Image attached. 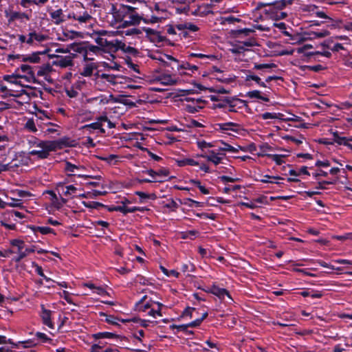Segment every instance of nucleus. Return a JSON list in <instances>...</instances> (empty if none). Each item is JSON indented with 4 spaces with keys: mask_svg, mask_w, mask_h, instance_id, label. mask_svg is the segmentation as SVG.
I'll use <instances>...</instances> for the list:
<instances>
[{
    "mask_svg": "<svg viewBox=\"0 0 352 352\" xmlns=\"http://www.w3.org/2000/svg\"><path fill=\"white\" fill-rule=\"evenodd\" d=\"M351 139L346 138H340L337 142L340 145H344L352 150V144L350 143Z\"/></svg>",
    "mask_w": 352,
    "mask_h": 352,
    "instance_id": "obj_57",
    "label": "nucleus"
},
{
    "mask_svg": "<svg viewBox=\"0 0 352 352\" xmlns=\"http://www.w3.org/2000/svg\"><path fill=\"white\" fill-rule=\"evenodd\" d=\"M7 342L12 344L14 347H19V344H22L23 348H30L34 345V342L31 340L13 342L10 339H9L8 341L6 340V343Z\"/></svg>",
    "mask_w": 352,
    "mask_h": 352,
    "instance_id": "obj_41",
    "label": "nucleus"
},
{
    "mask_svg": "<svg viewBox=\"0 0 352 352\" xmlns=\"http://www.w3.org/2000/svg\"><path fill=\"white\" fill-rule=\"evenodd\" d=\"M114 336V334L109 332H100L94 335L96 339L101 338H111Z\"/></svg>",
    "mask_w": 352,
    "mask_h": 352,
    "instance_id": "obj_56",
    "label": "nucleus"
},
{
    "mask_svg": "<svg viewBox=\"0 0 352 352\" xmlns=\"http://www.w3.org/2000/svg\"><path fill=\"white\" fill-rule=\"evenodd\" d=\"M272 27L277 28L285 36H290V34L289 33V32H287L286 30V25L285 23H283V22L274 23Z\"/></svg>",
    "mask_w": 352,
    "mask_h": 352,
    "instance_id": "obj_53",
    "label": "nucleus"
},
{
    "mask_svg": "<svg viewBox=\"0 0 352 352\" xmlns=\"http://www.w3.org/2000/svg\"><path fill=\"white\" fill-rule=\"evenodd\" d=\"M36 76L37 77L43 78L45 80L50 82L51 74L53 72L52 67L50 64H44L37 67Z\"/></svg>",
    "mask_w": 352,
    "mask_h": 352,
    "instance_id": "obj_17",
    "label": "nucleus"
},
{
    "mask_svg": "<svg viewBox=\"0 0 352 352\" xmlns=\"http://www.w3.org/2000/svg\"><path fill=\"white\" fill-rule=\"evenodd\" d=\"M6 16L8 18L9 22H13L15 21H23L25 20H30L28 14L23 12L10 11L9 12H6Z\"/></svg>",
    "mask_w": 352,
    "mask_h": 352,
    "instance_id": "obj_24",
    "label": "nucleus"
},
{
    "mask_svg": "<svg viewBox=\"0 0 352 352\" xmlns=\"http://www.w3.org/2000/svg\"><path fill=\"white\" fill-rule=\"evenodd\" d=\"M218 20L219 21V23L222 25H225L227 23L231 24V23H234L235 22L240 21L239 19L234 17V16H222V17H220V19Z\"/></svg>",
    "mask_w": 352,
    "mask_h": 352,
    "instance_id": "obj_46",
    "label": "nucleus"
},
{
    "mask_svg": "<svg viewBox=\"0 0 352 352\" xmlns=\"http://www.w3.org/2000/svg\"><path fill=\"white\" fill-rule=\"evenodd\" d=\"M116 210H117V211H118V212H120L126 214L127 213H132V212H136V211L143 212V211H144L146 210V208H145L136 207V206H134V207H127L125 205V206H117Z\"/></svg>",
    "mask_w": 352,
    "mask_h": 352,
    "instance_id": "obj_30",
    "label": "nucleus"
},
{
    "mask_svg": "<svg viewBox=\"0 0 352 352\" xmlns=\"http://www.w3.org/2000/svg\"><path fill=\"white\" fill-rule=\"evenodd\" d=\"M250 80L255 81L261 87H266L265 83L261 81V79L258 76L252 74H247L245 76V81L248 82Z\"/></svg>",
    "mask_w": 352,
    "mask_h": 352,
    "instance_id": "obj_45",
    "label": "nucleus"
},
{
    "mask_svg": "<svg viewBox=\"0 0 352 352\" xmlns=\"http://www.w3.org/2000/svg\"><path fill=\"white\" fill-rule=\"evenodd\" d=\"M6 197L11 200L10 202H7V206L10 207H22L23 202L21 199L14 197H9L8 195H6Z\"/></svg>",
    "mask_w": 352,
    "mask_h": 352,
    "instance_id": "obj_48",
    "label": "nucleus"
},
{
    "mask_svg": "<svg viewBox=\"0 0 352 352\" xmlns=\"http://www.w3.org/2000/svg\"><path fill=\"white\" fill-rule=\"evenodd\" d=\"M100 78L104 82H107L110 85H113L115 89H119L120 85L125 84L126 78L122 76H116L109 74H102Z\"/></svg>",
    "mask_w": 352,
    "mask_h": 352,
    "instance_id": "obj_14",
    "label": "nucleus"
},
{
    "mask_svg": "<svg viewBox=\"0 0 352 352\" xmlns=\"http://www.w3.org/2000/svg\"><path fill=\"white\" fill-rule=\"evenodd\" d=\"M128 14H129V21H124L122 25H119L118 26V28H124L129 25H137L139 24L142 20L144 21V19H148V16L144 17V14L140 16L137 13H134L133 11H131Z\"/></svg>",
    "mask_w": 352,
    "mask_h": 352,
    "instance_id": "obj_21",
    "label": "nucleus"
},
{
    "mask_svg": "<svg viewBox=\"0 0 352 352\" xmlns=\"http://www.w3.org/2000/svg\"><path fill=\"white\" fill-rule=\"evenodd\" d=\"M86 128H91L94 129H98L100 130L101 132H104V130L102 128V124L100 122H96L94 123H91L90 124L86 125Z\"/></svg>",
    "mask_w": 352,
    "mask_h": 352,
    "instance_id": "obj_63",
    "label": "nucleus"
},
{
    "mask_svg": "<svg viewBox=\"0 0 352 352\" xmlns=\"http://www.w3.org/2000/svg\"><path fill=\"white\" fill-rule=\"evenodd\" d=\"M48 1L49 0H21L20 5L24 8H28L31 5L42 6L47 3Z\"/></svg>",
    "mask_w": 352,
    "mask_h": 352,
    "instance_id": "obj_32",
    "label": "nucleus"
},
{
    "mask_svg": "<svg viewBox=\"0 0 352 352\" xmlns=\"http://www.w3.org/2000/svg\"><path fill=\"white\" fill-rule=\"evenodd\" d=\"M10 244L13 248L16 249L14 252L17 254V256L14 258L16 261H19L25 258L30 252H33V250L29 249L25 247L23 241L19 239H13L10 241Z\"/></svg>",
    "mask_w": 352,
    "mask_h": 352,
    "instance_id": "obj_9",
    "label": "nucleus"
},
{
    "mask_svg": "<svg viewBox=\"0 0 352 352\" xmlns=\"http://www.w3.org/2000/svg\"><path fill=\"white\" fill-rule=\"evenodd\" d=\"M197 146L203 152H205L207 149L210 148L215 146V145L213 143L207 142L205 140H198L197 142Z\"/></svg>",
    "mask_w": 352,
    "mask_h": 352,
    "instance_id": "obj_44",
    "label": "nucleus"
},
{
    "mask_svg": "<svg viewBox=\"0 0 352 352\" xmlns=\"http://www.w3.org/2000/svg\"><path fill=\"white\" fill-rule=\"evenodd\" d=\"M215 129L232 135L233 133H239L242 130V127L237 123L230 122L216 124Z\"/></svg>",
    "mask_w": 352,
    "mask_h": 352,
    "instance_id": "obj_10",
    "label": "nucleus"
},
{
    "mask_svg": "<svg viewBox=\"0 0 352 352\" xmlns=\"http://www.w3.org/2000/svg\"><path fill=\"white\" fill-rule=\"evenodd\" d=\"M152 12H156V14L151 15V18L148 16V19H144V22L146 23H157L160 21L161 19L164 17V13L165 12V10L160 8V5L155 4L154 6L153 10H152Z\"/></svg>",
    "mask_w": 352,
    "mask_h": 352,
    "instance_id": "obj_19",
    "label": "nucleus"
},
{
    "mask_svg": "<svg viewBox=\"0 0 352 352\" xmlns=\"http://www.w3.org/2000/svg\"><path fill=\"white\" fill-rule=\"evenodd\" d=\"M222 155L214 150L209 151L208 153H204L201 155H197V156H200L206 159L208 162H212L215 166L221 163L223 160Z\"/></svg>",
    "mask_w": 352,
    "mask_h": 352,
    "instance_id": "obj_18",
    "label": "nucleus"
},
{
    "mask_svg": "<svg viewBox=\"0 0 352 352\" xmlns=\"http://www.w3.org/2000/svg\"><path fill=\"white\" fill-rule=\"evenodd\" d=\"M100 50L98 47L93 45H88L86 44V52L85 54H84V59L85 60H92L93 58L89 57V56L91 55V54H98L100 52Z\"/></svg>",
    "mask_w": 352,
    "mask_h": 352,
    "instance_id": "obj_36",
    "label": "nucleus"
},
{
    "mask_svg": "<svg viewBox=\"0 0 352 352\" xmlns=\"http://www.w3.org/2000/svg\"><path fill=\"white\" fill-rule=\"evenodd\" d=\"M260 117L263 120H273L278 118V115L276 113L265 112L262 113Z\"/></svg>",
    "mask_w": 352,
    "mask_h": 352,
    "instance_id": "obj_60",
    "label": "nucleus"
},
{
    "mask_svg": "<svg viewBox=\"0 0 352 352\" xmlns=\"http://www.w3.org/2000/svg\"><path fill=\"white\" fill-rule=\"evenodd\" d=\"M52 311L47 309L44 305H41V311L40 316L43 323L50 329H54V323L52 321Z\"/></svg>",
    "mask_w": 352,
    "mask_h": 352,
    "instance_id": "obj_25",
    "label": "nucleus"
},
{
    "mask_svg": "<svg viewBox=\"0 0 352 352\" xmlns=\"http://www.w3.org/2000/svg\"><path fill=\"white\" fill-rule=\"evenodd\" d=\"M239 150H243V148L241 146H238L237 148L234 147L226 142H221V146H218V148L217 149V151H228L230 153H237Z\"/></svg>",
    "mask_w": 352,
    "mask_h": 352,
    "instance_id": "obj_33",
    "label": "nucleus"
},
{
    "mask_svg": "<svg viewBox=\"0 0 352 352\" xmlns=\"http://www.w3.org/2000/svg\"><path fill=\"white\" fill-rule=\"evenodd\" d=\"M289 39L288 40V43L292 45H299L302 43L303 42L308 40L306 32H304L302 34H296L294 35L288 36Z\"/></svg>",
    "mask_w": 352,
    "mask_h": 352,
    "instance_id": "obj_28",
    "label": "nucleus"
},
{
    "mask_svg": "<svg viewBox=\"0 0 352 352\" xmlns=\"http://www.w3.org/2000/svg\"><path fill=\"white\" fill-rule=\"evenodd\" d=\"M149 81L153 84L167 86L174 85L176 82V79L170 74L155 72L150 77Z\"/></svg>",
    "mask_w": 352,
    "mask_h": 352,
    "instance_id": "obj_7",
    "label": "nucleus"
},
{
    "mask_svg": "<svg viewBox=\"0 0 352 352\" xmlns=\"http://www.w3.org/2000/svg\"><path fill=\"white\" fill-rule=\"evenodd\" d=\"M210 292L212 294L217 296L219 298L224 300L226 303L230 304L233 301L229 292L226 289L220 288L216 285H212L210 289Z\"/></svg>",
    "mask_w": 352,
    "mask_h": 352,
    "instance_id": "obj_15",
    "label": "nucleus"
},
{
    "mask_svg": "<svg viewBox=\"0 0 352 352\" xmlns=\"http://www.w3.org/2000/svg\"><path fill=\"white\" fill-rule=\"evenodd\" d=\"M176 162L177 164L181 167L185 166H198L199 170L204 171V173L210 172L209 166L207 164L204 163H200L193 158H183L177 160Z\"/></svg>",
    "mask_w": 352,
    "mask_h": 352,
    "instance_id": "obj_12",
    "label": "nucleus"
},
{
    "mask_svg": "<svg viewBox=\"0 0 352 352\" xmlns=\"http://www.w3.org/2000/svg\"><path fill=\"white\" fill-rule=\"evenodd\" d=\"M308 40L315 39L318 38H324L329 34L327 30H321L318 31H311L306 32Z\"/></svg>",
    "mask_w": 352,
    "mask_h": 352,
    "instance_id": "obj_31",
    "label": "nucleus"
},
{
    "mask_svg": "<svg viewBox=\"0 0 352 352\" xmlns=\"http://www.w3.org/2000/svg\"><path fill=\"white\" fill-rule=\"evenodd\" d=\"M97 67L98 65L95 63L86 62L81 69L80 75L83 76H90Z\"/></svg>",
    "mask_w": 352,
    "mask_h": 352,
    "instance_id": "obj_29",
    "label": "nucleus"
},
{
    "mask_svg": "<svg viewBox=\"0 0 352 352\" xmlns=\"http://www.w3.org/2000/svg\"><path fill=\"white\" fill-rule=\"evenodd\" d=\"M184 204L187 205L189 207L191 208H199L202 207L204 206V204L199 201H195L190 198H186L184 199Z\"/></svg>",
    "mask_w": 352,
    "mask_h": 352,
    "instance_id": "obj_51",
    "label": "nucleus"
},
{
    "mask_svg": "<svg viewBox=\"0 0 352 352\" xmlns=\"http://www.w3.org/2000/svg\"><path fill=\"white\" fill-rule=\"evenodd\" d=\"M285 156V155H277V154H270V155H268V157H270L278 165H280V164L284 163V161H283V158Z\"/></svg>",
    "mask_w": 352,
    "mask_h": 352,
    "instance_id": "obj_54",
    "label": "nucleus"
},
{
    "mask_svg": "<svg viewBox=\"0 0 352 352\" xmlns=\"http://www.w3.org/2000/svg\"><path fill=\"white\" fill-rule=\"evenodd\" d=\"M25 126L28 131L31 132H36L37 131L35 122L32 120H28L25 123Z\"/></svg>",
    "mask_w": 352,
    "mask_h": 352,
    "instance_id": "obj_59",
    "label": "nucleus"
},
{
    "mask_svg": "<svg viewBox=\"0 0 352 352\" xmlns=\"http://www.w3.org/2000/svg\"><path fill=\"white\" fill-rule=\"evenodd\" d=\"M177 28L179 30H187L195 32L199 30V28L192 23H184L177 25Z\"/></svg>",
    "mask_w": 352,
    "mask_h": 352,
    "instance_id": "obj_38",
    "label": "nucleus"
},
{
    "mask_svg": "<svg viewBox=\"0 0 352 352\" xmlns=\"http://www.w3.org/2000/svg\"><path fill=\"white\" fill-rule=\"evenodd\" d=\"M281 178L278 176H270V175H264L263 178L261 179V182L263 183H275L279 184L276 180L280 179Z\"/></svg>",
    "mask_w": 352,
    "mask_h": 352,
    "instance_id": "obj_52",
    "label": "nucleus"
},
{
    "mask_svg": "<svg viewBox=\"0 0 352 352\" xmlns=\"http://www.w3.org/2000/svg\"><path fill=\"white\" fill-rule=\"evenodd\" d=\"M73 56L67 55L65 56H59L55 60L53 63L54 65L65 68L73 65Z\"/></svg>",
    "mask_w": 352,
    "mask_h": 352,
    "instance_id": "obj_26",
    "label": "nucleus"
},
{
    "mask_svg": "<svg viewBox=\"0 0 352 352\" xmlns=\"http://www.w3.org/2000/svg\"><path fill=\"white\" fill-rule=\"evenodd\" d=\"M247 96L250 98H257L264 102H269L270 99L267 96L262 95L260 91L254 90L247 93Z\"/></svg>",
    "mask_w": 352,
    "mask_h": 352,
    "instance_id": "obj_40",
    "label": "nucleus"
},
{
    "mask_svg": "<svg viewBox=\"0 0 352 352\" xmlns=\"http://www.w3.org/2000/svg\"><path fill=\"white\" fill-rule=\"evenodd\" d=\"M64 170L69 176H75L79 178L83 179V180H87L90 176L87 175L81 174L80 172L85 170V166L82 165H76L70 162H66L64 164Z\"/></svg>",
    "mask_w": 352,
    "mask_h": 352,
    "instance_id": "obj_8",
    "label": "nucleus"
},
{
    "mask_svg": "<svg viewBox=\"0 0 352 352\" xmlns=\"http://www.w3.org/2000/svg\"><path fill=\"white\" fill-rule=\"evenodd\" d=\"M58 191L65 196H72L78 190L74 185L65 186L63 182H59L56 184Z\"/></svg>",
    "mask_w": 352,
    "mask_h": 352,
    "instance_id": "obj_23",
    "label": "nucleus"
},
{
    "mask_svg": "<svg viewBox=\"0 0 352 352\" xmlns=\"http://www.w3.org/2000/svg\"><path fill=\"white\" fill-rule=\"evenodd\" d=\"M146 173L148 175H150L152 177V179H143L141 181L142 182H154L157 181V179H156L157 171H154L153 170L150 169V170H147Z\"/></svg>",
    "mask_w": 352,
    "mask_h": 352,
    "instance_id": "obj_55",
    "label": "nucleus"
},
{
    "mask_svg": "<svg viewBox=\"0 0 352 352\" xmlns=\"http://www.w3.org/2000/svg\"><path fill=\"white\" fill-rule=\"evenodd\" d=\"M59 295L61 298H64L68 303L74 304L71 298V294L67 291L64 290L62 292H60Z\"/></svg>",
    "mask_w": 352,
    "mask_h": 352,
    "instance_id": "obj_62",
    "label": "nucleus"
},
{
    "mask_svg": "<svg viewBox=\"0 0 352 352\" xmlns=\"http://www.w3.org/2000/svg\"><path fill=\"white\" fill-rule=\"evenodd\" d=\"M29 146L28 154L37 159H46L51 151H55L57 148V143L54 141L40 140L32 137L28 140Z\"/></svg>",
    "mask_w": 352,
    "mask_h": 352,
    "instance_id": "obj_1",
    "label": "nucleus"
},
{
    "mask_svg": "<svg viewBox=\"0 0 352 352\" xmlns=\"http://www.w3.org/2000/svg\"><path fill=\"white\" fill-rule=\"evenodd\" d=\"M14 72L18 74H21L23 79L28 80V82H34L35 81L36 75L32 67L28 65L22 64Z\"/></svg>",
    "mask_w": 352,
    "mask_h": 352,
    "instance_id": "obj_13",
    "label": "nucleus"
},
{
    "mask_svg": "<svg viewBox=\"0 0 352 352\" xmlns=\"http://www.w3.org/2000/svg\"><path fill=\"white\" fill-rule=\"evenodd\" d=\"M301 10L303 12H307L310 14H314V12L317 10V7L314 5H305L301 8Z\"/></svg>",
    "mask_w": 352,
    "mask_h": 352,
    "instance_id": "obj_61",
    "label": "nucleus"
},
{
    "mask_svg": "<svg viewBox=\"0 0 352 352\" xmlns=\"http://www.w3.org/2000/svg\"><path fill=\"white\" fill-rule=\"evenodd\" d=\"M142 30V32H145L146 35L150 38V39L154 41L157 38L159 37V34L155 30L148 28H141Z\"/></svg>",
    "mask_w": 352,
    "mask_h": 352,
    "instance_id": "obj_47",
    "label": "nucleus"
},
{
    "mask_svg": "<svg viewBox=\"0 0 352 352\" xmlns=\"http://www.w3.org/2000/svg\"><path fill=\"white\" fill-rule=\"evenodd\" d=\"M48 194L50 195V200L54 207L60 208L66 203V200L63 198L58 199L56 195L54 192L49 191Z\"/></svg>",
    "mask_w": 352,
    "mask_h": 352,
    "instance_id": "obj_34",
    "label": "nucleus"
},
{
    "mask_svg": "<svg viewBox=\"0 0 352 352\" xmlns=\"http://www.w3.org/2000/svg\"><path fill=\"white\" fill-rule=\"evenodd\" d=\"M9 193L12 194L14 196V197H24L28 195V193L27 192L21 190H12Z\"/></svg>",
    "mask_w": 352,
    "mask_h": 352,
    "instance_id": "obj_64",
    "label": "nucleus"
},
{
    "mask_svg": "<svg viewBox=\"0 0 352 352\" xmlns=\"http://www.w3.org/2000/svg\"><path fill=\"white\" fill-rule=\"evenodd\" d=\"M189 58L196 57L199 58H207L210 60H214L216 58V56L212 54H206L202 53H190L188 55Z\"/></svg>",
    "mask_w": 352,
    "mask_h": 352,
    "instance_id": "obj_49",
    "label": "nucleus"
},
{
    "mask_svg": "<svg viewBox=\"0 0 352 352\" xmlns=\"http://www.w3.org/2000/svg\"><path fill=\"white\" fill-rule=\"evenodd\" d=\"M94 100L98 104H106L109 103V98L105 96H99L98 97L94 98Z\"/></svg>",
    "mask_w": 352,
    "mask_h": 352,
    "instance_id": "obj_58",
    "label": "nucleus"
},
{
    "mask_svg": "<svg viewBox=\"0 0 352 352\" xmlns=\"http://www.w3.org/2000/svg\"><path fill=\"white\" fill-rule=\"evenodd\" d=\"M71 49L75 52L84 55L86 52V43H74L71 45Z\"/></svg>",
    "mask_w": 352,
    "mask_h": 352,
    "instance_id": "obj_43",
    "label": "nucleus"
},
{
    "mask_svg": "<svg viewBox=\"0 0 352 352\" xmlns=\"http://www.w3.org/2000/svg\"><path fill=\"white\" fill-rule=\"evenodd\" d=\"M294 1V0H279L270 4L273 6L277 10L282 11V10L287 6L292 4Z\"/></svg>",
    "mask_w": 352,
    "mask_h": 352,
    "instance_id": "obj_39",
    "label": "nucleus"
},
{
    "mask_svg": "<svg viewBox=\"0 0 352 352\" xmlns=\"http://www.w3.org/2000/svg\"><path fill=\"white\" fill-rule=\"evenodd\" d=\"M252 46L250 43H243L234 46L231 50V52L236 55V58L240 60H246L245 56L248 53L251 52L249 49Z\"/></svg>",
    "mask_w": 352,
    "mask_h": 352,
    "instance_id": "obj_11",
    "label": "nucleus"
},
{
    "mask_svg": "<svg viewBox=\"0 0 352 352\" xmlns=\"http://www.w3.org/2000/svg\"><path fill=\"white\" fill-rule=\"evenodd\" d=\"M122 34L124 36H131L133 38H140L142 34V30L141 28H133L122 32Z\"/></svg>",
    "mask_w": 352,
    "mask_h": 352,
    "instance_id": "obj_35",
    "label": "nucleus"
},
{
    "mask_svg": "<svg viewBox=\"0 0 352 352\" xmlns=\"http://www.w3.org/2000/svg\"><path fill=\"white\" fill-rule=\"evenodd\" d=\"M268 8L265 9V13L274 20H278L285 19L287 14L285 12L280 11L275 8L270 3L267 4Z\"/></svg>",
    "mask_w": 352,
    "mask_h": 352,
    "instance_id": "obj_22",
    "label": "nucleus"
},
{
    "mask_svg": "<svg viewBox=\"0 0 352 352\" xmlns=\"http://www.w3.org/2000/svg\"><path fill=\"white\" fill-rule=\"evenodd\" d=\"M50 15L52 21L56 25H59L65 21L62 9L52 10L50 12Z\"/></svg>",
    "mask_w": 352,
    "mask_h": 352,
    "instance_id": "obj_27",
    "label": "nucleus"
},
{
    "mask_svg": "<svg viewBox=\"0 0 352 352\" xmlns=\"http://www.w3.org/2000/svg\"><path fill=\"white\" fill-rule=\"evenodd\" d=\"M39 54V53H34L30 55H9V59L17 58L21 61L37 63H39L41 60Z\"/></svg>",
    "mask_w": 352,
    "mask_h": 352,
    "instance_id": "obj_20",
    "label": "nucleus"
},
{
    "mask_svg": "<svg viewBox=\"0 0 352 352\" xmlns=\"http://www.w3.org/2000/svg\"><path fill=\"white\" fill-rule=\"evenodd\" d=\"M135 9V8L134 7L123 4L112 6L111 10L113 21H111V24L112 25H116L118 23H121L120 25H122V21L128 13H130L131 11H134Z\"/></svg>",
    "mask_w": 352,
    "mask_h": 352,
    "instance_id": "obj_5",
    "label": "nucleus"
},
{
    "mask_svg": "<svg viewBox=\"0 0 352 352\" xmlns=\"http://www.w3.org/2000/svg\"><path fill=\"white\" fill-rule=\"evenodd\" d=\"M76 6L79 8V10L69 13L67 15L68 19L78 21L80 25L91 24L94 21L91 10H86L80 3L76 4Z\"/></svg>",
    "mask_w": 352,
    "mask_h": 352,
    "instance_id": "obj_4",
    "label": "nucleus"
},
{
    "mask_svg": "<svg viewBox=\"0 0 352 352\" xmlns=\"http://www.w3.org/2000/svg\"><path fill=\"white\" fill-rule=\"evenodd\" d=\"M146 296H144L140 300L136 302L135 306L139 311H146L147 309L153 307L152 304L146 301Z\"/></svg>",
    "mask_w": 352,
    "mask_h": 352,
    "instance_id": "obj_37",
    "label": "nucleus"
},
{
    "mask_svg": "<svg viewBox=\"0 0 352 352\" xmlns=\"http://www.w3.org/2000/svg\"><path fill=\"white\" fill-rule=\"evenodd\" d=\"M313 48V46L310 44H306V45H304L302 47H300L296 49V52L298 53V54H305L306 56H311L314 54V53L312 52H307V50H310V49H312Z\"/></svg>",
    "mask_w": 352,
    "mask_h": 352,
    "instance_id": "obj_50",
    "label": "nucleus"
},
{
    "mask_svg": "<svg viewBox=\"0 0 352 352\" xmlns=\"http://www.w3.org/2000/svg\"><path fill=\"white\" fill-rule=\"evenodd\" d=\"M3 80L10 84L9 90L14 91L16 94L12 95L18 96L24 91V88L28 87V80L23 79L21 74L13 73L11 75H5Z\"/></svg>",
    "mask_w": 352,
    "mask_h": 352,
    "instance_id": "obj_3",
    "label": "nucleus"
},
{
    "mask_svg": "<svg viewBox=\"0 0 352 352\" xmlns=\"http://www.w3.org/2000/svg\"><path fill=\"white\" fill-rule=\"evenodd\" d=\"M167 60H170V65L173 69H177L180 74H190L197 71L198 67L195 65H191L188 62H179L175 58L165 55L164 56Z\"/></svg>",
    "mask_w": 352,
    "mask_h": 352,
    "instance_id": "obj_6",
    "label": "nucleus"
},
{
    "mask_svg": "<svg viewBox=\"0 0 352 352\" xmlns=\"http://www.w3.org/2000/svg\"><path fill=\"white\" fill-rule=\"evenodd\" d=\"M47 40H48L47 35L33 31L28 34V44L30 45H38L45 42Z\"/></svg>",
    "mask_w": 352,
    "mask_h": 352,
    "instance_id": "obj_16",
    "label": "nucleus"
},
{
    "mask_svg": "<svg viewBox=\"0 0 352 352\" xmlns=\"http://www.w3.org/2000/svg\"><path fill=\"white\" fill-rule=\"evenodd\" d=\"M93 34L96 43L101 47H110L111 46H116L118 48L129 52H134L136 51L134 47L126 46L124 43L121 41H118V39L112 41L107 40V37L113 36L116 34V32H109L102 30L94 32Z\"/></svg>",
    "mask_w": 352,
    "mask_h": 352,
    "instance_id": "obj_2",
    "label": "nucleus"
},
{
    "mask_svg": "<svg viewBox=\"0 0 352 352\" xmlns=\"http://www.w3.org/2000/svg\"><path fill=\"white\" fill-rule=\"evenodd\" d=\"M33 232L36 234L37 232H40L42 234H47L50 233H53L55 234L54 230L47 226H34L32 228Z\"/></svg>",
    "mask_w": 352,
    "mask_h": 352,
    "instance_id": "obj_42",
    "label": "nucleus"
}]
</instances>
